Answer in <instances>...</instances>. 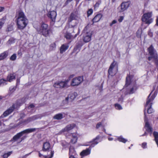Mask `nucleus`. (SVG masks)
Listing matches in <instances>:
<instances>
[{"label":"nucleus","mask_w":158,"mask_h":158,"mask_svg":"<svg viewBox=\"0 0 158 158\" xmlns=\"http://www.w3.org/2000/svg\"><path fill=\"white\" fill-rule=\"evenodd\" d=\"M4 9V8L3 7L0 6V12H1Z\"/></svg>","instance_id":"nucleus-57"},{"label":"nucleus","mask_w":158,"mask_h":158,"mask_svg":"<svg viewBox=\"0 0 158 158\" xmlns=\"http://www.w3.org/2000/svg\"><path fill=\"white\" fill-rule=\"evenodd\" d=\"M31 152H30V153H29V154H27L26 155H24L23 157V158H26V157H27V156H28L29 154H30L31 153Z\"/></svg>","instance_id":"nucleus-59"},{"label":"nucleus","mask_w":158,"mask_h":158,"mask_svg":"<svg viewBox=\"0 0 158 158\" xmlns=\"http://www.w3.org/2000/svg\"><path fill=\"white\" fill-rule=\"evenodd\" d=\"M68 82V81H58L55 83L53 86L56 88H63L66 87Z\"/></svg>","instance_id":"nucleus-11"},{"label":"nucleus","mask_w":158,"mask_h":158,"mask_svg":"<svg viewBox=\"0 0 158 158\" xmlns=\"http://www.w3.org/2000/svg\"><path fill=\"white\" fill-rule=\"evenodd\" d=\"M152 12H149L144 14L142 17L143 22L145 23L146 24H149L152 23L153 19L151 18L152 16Z\"/></svg>","instance_id":"nucleus-8"},{"label":"nucleus","mask_w":158,"mask_h":158,"mask_svg":"<svg viewBox=\"0 0 158 158\" xmlns=\"http://www.w3.org/2000/svg\"><path fill=\"white\" fill-rule=\"evenodd\" d=\"M99 139L98 137L94 139L92 141L90 142V143H91V145L88 148H86L85 150H83L81 153L80 155L82 156H86L89 155L90 153L91 148L94 147L95 145L97 144L98 142L97 140Z\"/></svg>","instance_id":"nucleus-5"},{"label":"nucleus","mask_w":158,"mask_h":158,"mask_svg":"<svg viewBox=\"0 0 158 158\" xmlns=\"http://www.w3.org/2000/svg\"><path fill=\"white\" fill-rule=\"evenodd\" d=\"M27 100V98L25 97L23 98L20 100H19L17 101V104L18 105L20 106L22 104L24 103Z\"/></svg>","instance_id":"nucleus-27"},{"label":"nucleus","mask_w":158,"mask_h":158,"mask_svg":"<svg viewBox=\"0 0 158 158\" xmlns=\"http://www.w3.org/2000/svg\"><path fill=\"white\" fill-rule=\"evenodd\" d=\"M129 6V4L127 2H123L120 5V12H122L126 10Z\"/></svg>","instance_id":"nucleus-16"},{"label":"nucleus","mask_w":158,"mask_h":158,"mask_svg":"<svg viewBox=\"0 0 158 158\" xmlns=\"http://www.w3.org/2000/svg\"><path fill=\"white\" fill-rule=\"evenodd\" d=\"M75 26H72L71 27H69L68 29V31H67L65 33L64 37L67 40H73L74 39L77 35L78 34L75 33Z\"/></svg>","instance_id":"nucleus-4"},{"label":"nucleus","mask_w":158,"mask_h":158,"mask_svg":"<svg viewBox=\"0 0 158 158\" xmlns=\"http://www.w3.org/2000/svg\"><path fill=\"white\" fill-rule=\"evenodd\" d=\"M16 76L14 73H11L9 75L7 78V81L11 82L15 78Z\"/></svg>","instance_id":"nucleus-21"},{"label":"nucleus","mask_w":158,"mask_h":158,"mask_svg":"<svg viewBox=\"0 0 158 158\" xmlns=\"http://www.w3.org/2000/svg\"><path fill=\"white\" fill-rule=\"evenodd\" d=\"M39 152V156L40 157H41L42 156H44L46 158H51L52 157H53V155H54V151H51V156L49 157H48L47 156H43V155L41 154L40 153V152Z\"/></svg>","instance_id":"nucleus-28"},{"label":"nucleus","mask_w":158,"mask_h":158,"mask_svg":"<svg viewBox=\"0 0 158 158\" xmlns=\"http://www.w3.org/2000/svg\"><path fill=\"white\" fill-rule=\"evenodd\" d=\"M113 138H108V140H109V141H111V140H113Z\"/></svg>","instance_id":"nucleus-64"},{"label":"nucleus","mask_w":158,"mask_h":158,"mask_svg":"<svg viewBox=\"0 0 158 158\" xmlns=\"http://www.w3.org/2000/svg\"><path fill=\"white\" fill-rule=\"evenodd\" d=\"M76 15L73 13H71L70 17L68 19V22H70L73 20L76 19Z\"/></svg>","instance_id":"nucleus-29"},{"label":"nucleus","mask_w":158,"mask_h":158,"mask_svg":"<svg viewBox=\"0 0 158 158\" xmlns=\"http://www.w3.org/2000/svg\"><path fill=\"white\" fill-rule=\"evenodd\" d=\"M77 96V93L76 92H74L69 94L68 96V97H69V99L70 101H72L76 98Z\"/></svg>","instance_id":"nucleus-23"},{"label":"nucleus","mask_w":158,"mask_h":158,"mask_svg":"<svg viewBox=\"0 0 158 158\" xmlns=\"http://www.w3.org/2000/svg\"><path fill=\"white\" fill-rule=\"evenodd\" d=\"M15 104H13L11 107L4 112L3 114L0 117V118L6 117L11 113L15 108Z\"/></svg>","instance_id":"nucleus-12"},{"label":"nucleus","mask_w":158,"mask_h":158,"mask_svg":"<svg viewBox=\"0 0 158 158\" xmlns=\"http://www.w3.org/2000/svg\"><path fill=\"white\" fill-rule=\"evenodd\" d=\"M69 158H75L73 155H70Z\"/></svg>","instance_id":"nucleus-63"},{"label":"nucleus","mask_w":158,"mask_h":158,"mask_svg":"<svg viewBox=\"0 0 158 158\" xmlns=\"http://www.w3.org/2000/svg\"><path fill=\"white\" fill-rule=\"evenodd\" d=\"M31 117L33 121L40 118V116L39 115H37L32 116Z\"/></svg>","instance_id":"nucleus-45"},{"label":"nucleus","mask_w":158,"mask_h":158,"mask_svg":"<svg viewBox=\"0 0 158 158\" xmlns=\"http://www.w3.org/2000/svg\"><path fill=\"white\" fill-rule=\"evenodd\" d=\"M118 71V64L116 62L114 61L110 66L108 70V74L109 75L113 76L117 73Z\"/></svg>","instance_id":"nucleus-6"},{"label":"nucleus","mask_w":158,"mask_h":158,"mask_svg":"<svg viewBox=\"0 0 158 158\" xmlns=\"http://www.w3.org/2000/svg\"><path fill=\"white\" fill-rule=\"evenodd\" d=\"M102 16L101 14H98L92 20L93 23L98 22L100 21Z\"/></svg>","instance_id":"nucleus-19"},{"label":"nucleus","mask_w":158,"mask_h":158,"mask_svg":"<svg viewBox=\"0 0 158 158\" xmlns=\"http://www.w3.org/2000/svg\"><path fill=\"white\" fill-rule=\"evenodd\" d=\"M36 128L27 129L21 131L20 132L23 135L24 134L28 133L35 131H36Z\"/></svg>","instance_id":"nucleus-20"},{"label":"nucleus","mask_w":158,"mask_h":158,"mask_svg":"<svg viewBox=\"0 0 158 158\" xmlns=\"http://www.w3.org/2000/svg\"><path fill=\"white\" fill-rule=\"evenodd\" d=\"M103 122V121H102V122H99L98 123L96 126V128L97 129L98 128L102 126L103 127H104V126L102 125V123Z\"/></svg>","instance_id":"nucleus-44"},{"label":"nucleus","mask_w":158,"mask_h":158,"mask_svg":"<svg viewBox=\"0 0 158 158\" xmlns=\"http://www.w3.org/2000/svg\"><path fill=\"white\" fill-rule=\"evenodd\" d=\"M7 80L2 79L0 80V86H3L7 84L6 83Z\"/></svg>","instance_id":"nucleus-32"},{"label":"nucleus","mask_w":158,"mask_h":158,"mask_svg":"<svg viewBox=\"0 0 158 158\" xmlns=\"http://www.w3.org/2000/svg\"><path fill=\"white\" fill-rule=\"evenodd\" d=\"M69 100V97H67L63 101V102L64 104L65 105L67 104L68 103V101Z\"/></svg>","instance_id":"nucleus-42"},{"label":"nucleus","mask_w":158,"mask_h":158,"mask_svg":"<svg viewBox=\"0 0 158 158\" xmlns=\"http://www.w3.org/2000/svg\"><path fill=\"white\" fill-rule=\"evenodd\" d=\"M77 138H73L71 140L70 142L73 144L75 143L77 141Z\"/></svg>","instance_id":"nucleus-47"},{"label":"nucleus","mask_w":158,"mask_h":158,"mask_svg":"<svg viewBox=\"0 0 158 158\" xmlns=\"http://www.w3.org/2000/svg\"><path fill=\"white\" fill-rule=\"evenodd\" d=\"M92 34L90 32H86L83 35V41L85 43L89 42L91 40Z\"/></svg>","instance_id":"nucleus-15"},{"label":"nucleus","mask_w":158,"mask_h":158,"mask_svg":"<svg viewBox=\"0 0 158 158\" xmlns=\"http://www.w3.org/2000/svg\"><path fill=\"white\" fill-rule=\"evenodd\" d=\"M114 106L116 109L120 110L122 109L121 106L118 104L116 103L115 104Z\"/></svg>","instance_id":"nucleus-39"},{"label":"nucleus","mask_w":158,"mask_h":158,"mask_svg":"<svg viewBox=\"0 0 158 158\" xmlns=\"http://www.w3.org/2000/svg\"><path fill=\"white\" fill-rule=\"evenodd\" d=\"M48 16L51 19L52 21L54 23L55 21L56 13V11L54 10L49 11L48 13Z\"/></svg>","instance_id":"nucleus-14"},{"label":"nucleus","mask_w":158,"mask_h":158,"mask_svg":"<svg viewBox=\"0 0 158 158\" xmlns=\"http://www.w3.org/2000/svg\"><path fill=\"white\" fill-rule=\"evenodd\" d=\"M131 78L129 76H127L126 78V84L124 87H129L127 90V93L129 94H133L135 92L137 89L136 85L134 84L131 83Z\"/></svg>","instance_id":"nucleus-2"},{"label":"nucleus","mask_w":158,"mask_h":158,"mask_svg":"<svg viewBox=\"0 0 158 158\" xmlns=\"http://www.w3.org/2000/svg\"><path fill=\"white\" fill-rule=\"evenodd\" d=\"M16 17H17L16 21L17 28L20 30L23 29L28 23V20L24 13L23 12L19 11Z\"/></svg>","instance_id":"nucleus-1"},{"label":"nucleus","mask_w":158,"mask_h":158,"mask_svg":"<svg viewBox=\"0 0 158 158\" xmlns=\"http://www.w3.org/2000/svg\"><path fill=\"white\" fill-rule=\"evenodd\" d=\"M69 47V46L66 44L62 45L60 49V53H62L68 49Z\"/></svg>","instance_id":"nucleus-22"},{"label":"nucleus","mask_w":158,"mask_h":158,"mask_svg":"<svg viewBox=\"0 0 158 158\" xmlns=\"http://www.w3.org/2000/svg\"><path fill=\"white\" fill-rule=\"evenodd\" d=\"M141 33L142 30L141 29H138L136 32V36L138 38H141Z\"/></svg>","instance_id":"nucleus-36"},{"label":"nucleus","mask_w":158,"mask_h":158,"mask_svg":"<svg viewBox=\"0 0 158 158\" xmlns=\"http://www.w3.org/2000/svg\"><path fill=\"white\" fill-rule=\"evenodd\" d=\"M18 54L20 56L22 55V53L20 51H19L18 52Z\"/></svg>","instance_id":"nucleus-60"},{"label":"nucleus","mask_w":158,"mask_h":158,"mask_svg":"<svg viewBox=\"0 0 158 158\" xmlns=\"http://www.w3.org/2000/svg\"><path fill=\"white\" fill-rule=\"evenodd\" d=\"M123 98L122 97L120 98H119L118 99V101L120 102H122L123 101Z\"/></svg>","instance_id":"nucleus-56"},{"label":"nucleus","mask_w":158,"mask_h":158,"mask_svg":"<svg viewBox=\"0 0 158 158\" xmlns=\"http://www.w3.org/2000/svg\"><path fill=\"white\" fill-rule=\"evenodd\" d=\"M124 17L123 16H121L119 17V19H118V21L119 22H121L124 19Z\"/></svg>","instance_id":"nucleus-50"},{"label":"nucleus","mask_w":158,"mask_h":158,"mask_svg":"<svg viewBox=\"0 0 158 158\" xmlns=\"http://www.w3.org/2000/svg\"><path fill=\"white\" fill-rule=\"evenodd\" d=\"M152 59H153L155 64H156L157 67H158V56H156V57L152 58Z\"/></svg>","instance_id":"nucleus-40"},{"label":"nucleus","mask_w":158,"mask_h":158,"mask_svg":"<svg viewBox=\"0 0 158 158\" xmlns=\"http://www.w3.org/2000/svg\"><path fill=\"white\" fill-rule=\"evenodd\" d=\"M50 30L49 29L48 24L43 23L42 24L40 30V33L45 37L48 36Z\"/></svg>","instance_id":"nucleus-7"},{"label":"nucleus","mask_w":158,"mask_h":158,"mask_svg":"<svg viewBox=\"0 0 158 158\" xmlns=\"http://www.w3.org/2000/svg\"><path fill=\"white\" fill-rule=\"evenodd\" d=\"M101 0H98L97 1L94 6V9H96L98 8L99 5L101 4Z\"/></svg>","instance_id":"nucleus-33"},{"label":"nucleus","mask_w":158,"mask_h":158,"mask_svg":"<svg viewBox=\"0 0 158 158\" xmlns=\"http://www.w3.org/2000/svg\"><path fill=\"white\" fill-rule=\"evenodd\" d=\"M12 153V151L9 152L7 153H4L3 155V157L4 158H7Z\"/></svg>","instance_id":"nucleus-34"},{"label":"nucleus","mask_w":158,"mask_h":158,"mask_svg":"<svg viewBox=\"0 0 158 158\" xmlns=\"http://www.w3.org/2000/svg\"><path fill=\"white\" fill-rule=\"evenodd\" d=\"M16 81H17V83H19V82H20V79H19V78H17V79Z\"/></svg>","instance_id":"nucleus-61"},{"label":"nucleus","mask_w":158,"mask_h":158,"mask_svg":"<svg viewBox=\"0 0 158 158\" xmlns=\"http://www.w3.org/2000/svg\"><path fill=\"white\" fill-rule=\"evenodd\" d=\"M35 107V106L33 104H30L28 107V109L34 108Z\"/></svg>","instance_id":"nucleus-55"},{"label":"nucleus","mask_w":158,"mask_h":158,"mask_svg":"<svg viewBox=\"0 0 158 158\" xmlns=\"http://www.w3.org/2000/svg\"><path fill=\"white\" fill-rule=\"evenodd\" d=\"M144 121L145 123V127L146 128V130L148 132L150 133L151 135L152 131V129L149 124L148 119L145 115V112H144Z\"/></svg>","instance_id":"nucleus-13"},{"label":"nucleus","mask_w":158,"mask_h":158,"mask_svg":"<svg viewBox=\"0 0 158 158\" xmlns=\"http://www.w3.org/2000/svg\"><path fill=\"white\" fill-rule=\"evenodd\" d=\"M8 54V52L5 51L0 54V60L5 59Z\"/></svg>","instance_id":"nucleus-25"},{"label":"nucleus","mask_w":158,"mask_h":158,"mask_svg":"<svg viewBox=\"0 0 158 158\" xmlns=\"http://www.w3.org/2000/svg\"><path fill=\"white\" fill-rule=\"evenodd\" d=\"M5 19L6 18L4 17L0 19V29L3 26L5 22Z\"/></svg>","instance_id":"nucleus-31"},{"label":"nucleus","mask_w":158,"mask_h":158,"mask_svg":"<svg viewBox=\"0 0 158 158\" xmlns=\"http://www.w3.org/2000/svg\"><path fill=\"white\" fill-rule=\"evenodd\" d=\"M53 118L55 119H61L63 118V114L62 113L57 114L54 116Z\"/></svg>","instance_id":"nucleus-26"},{"label":"nucleus","mask_w":158,"mask_h":158,"mask_svg":"<svg viewBox=\"0 0 158 158\" xmlns=\"http://www.w3.org/2000/svg\"><path fill=\"white\" fill-rule=\"evenodd\" d=\"M117 140L123 143H125L127 141V139L123 138L121 136L118 137L117 138Z\"/></svg>","instance_id":"nucleus-30"},{"label":"nucleus","mask_w":158,"mask_h":158,"mask_svg":"<svg viewBox=\"0 0 158 158\" xmlns=\"http://www.w3.org/2000/svg\"><path fill=\"white\" fill-rule=\"evenodd\" d=\"M156 25L158 26V16L157 17L156 19Z\"/></svg>","instance_id":"nucleus-58"},{"label":"nucleus","mask_w":158,"mask_h":158,"mask_svg":"<svg viewBox=\"0 0 158 158\" xmlns=\"http://www.w3.org/2000/svg\"><path fill=\"white\" fill-rule=\"evenodd\" d=\"M152 93V92H151L148 95L147 100L145 106V109L144 111V113L145 112V109H147L148 113L149 114H151L153 112V110L152 108V102L153 100L156 95L155 92L154 94H153L151 97H150ZM145 114H146L145 113Z\"/></svg>","instance_id":"nucleus-3"},{"label":"nucleus","mask_w":158,"mask_h":158,"mask_svg":"<svg viewBox=\"0 0 158 158\" xmlns=\"http://www.w3.org/2000/svg\"><path fill=\"white\" fill-rule=\"evenodd\" d=\"M16 54H14L10 57V60L12 61H14L16 60Z\"/></svg>","instance_id":"nucleus-41"},{"label":"nucleus","mask_w":158,"mask_h":158,"mask_svg":"<svg viewBox=\"0 0 158 158\" xmlns=\"http://www.w3.org/2000/svg\"><path fill=\"white\" fill-rule=\"evenodd\" d=\"M76 126L75 124L73 123L68 125L62 131L63 132L68 131L73 129Z\"/></svg>","instance_id":"nucleus-17"},{"label":"nucleus","mask_w":158,"mask_h":158,"mask_svg":"<svg viewBox=\"0 0 158 158\" xmlns=\"http://www.w3.org/2000/svg\"><path fill=\"white\" fill-rule=\"evenodd\" d=\"M15 42V39L13 38H10L8 41V43L10 44H12Z\"/></svg>","instance_id":"nucleus-43"},{"label":"nucleus","mask_w":158,"mask_h":158,"mask_svg":"<svg viewBox=\"0 0 158 158\" xmlns=\"http://www.w3.org/2000/svg\"><path fill=\"white\" fill-rule=\"evenodd\" d=\"M76 2V4H77L80 0H75Z\"/></svg>","instance_id":"nucleus-62"},{"label":"nucleus","mask_w":158,"mask_h":158,"mask_svg":"<svg viewBox=\"0 0 158 158\" xmlns=\"http://www.w3.org/2000/svg\"><path fill=\"white\" fill-rule=\"evenodd\" d=\"M142 147L143 148H147V143L145 142L143 143L142 144Z\"/></svg>","instance_id":"nucleus-52"},{"label":"nucleus","mask_w":158,"mask_h":158,"mask_svg":"<svg viewBox=\"0 0 158 158\" xmlns=\"http://www.w3.org/2000/svg\"><path fill=\"white\" fill-rule=\"evenodd\" d=\"M148 35L151 37H152L153 36V33L151 30H150L148 31Z\"/></svg>","instance_id":"nucleus-54"},{"label":"nucleus","mask_w":158,"mask_h":158,"mask_svg":"<svg viewBox=\"0 0 158 158\" xmlns=\"http://www.w3.org/2000/svg\"><path fill=\"white\" fill-rule=\"evenodd\" d=\"M76 154L75 151L73 148H70L69 150V155H73Z\"/></svg>","instance_id":"nucleus-35"},{"label":"nucleus","mask_w":158,"mask_h":158,"mask_svg":"<svg viewBox=\"0 0 158 158\" xmlns=\"http://www.w3.org/2000/svg\"><path fill=\"white\" fill-rule=\"evenodd\" d=\"M93 10L91 9H89V10L87 11V16L89 17L90 15H91L93 13Z\"/></svg>","instance_id":"nucleus-46"},{"label":"nucleus","mask_w":158,"mask_h":158,"mask_svg":"<svg viewBox=\"0 0 158 158\" xmlns=\"http://www.w3.org/2000/svg\"><path fill=\"white\" fill-rule=\"evenodd\" d=\"M117 22V21L116 20H114L112 21V23L110 24V26H112L113 24L116 23Z\"/></svg>","instance_id":"nucleus-51"},{"label":"nucleus","mask_w":158,"mask_h":158,"mask_svg":"<svg viewBox=\"0 0 158 158\" xmlns=\"http://www.w3.org/2000/svg\"><path fill=\"white\" fill-rule=\"evenodd\" d=\"M13 30V27L12 26H9L8 27L7 30L8 31H10Z\"/></svg>","instance_id":"nucleus-53"},{"label":"nucleus","mask_w":158,"mask_h":158,"mask_svg":"<svg viewBox=\"0 0 158 158\" xmlns=\"http://www.w3.org/2000/svg\"><path fill=\"white\" fill-rule=\"evenodd\" d=\"M56 45L55 43L51 44L50 46V50L51 51L55 49Z\"/></svg>","instance_id":"nucleus-37"},{"label":"nucleus","mask_w":158,"mask_h":158,"mask_svg":"<svg viewBox=\"0 0 158 158\" xmlns=\"http://www.w3.org/2000/svg\"><path fill=\"white\" fill-rule=\"evenodd\" d=\"M33 121L31 117L28 118L26 120L24 121V122H27V123H28L31 121Z\"/></svg>","instance_id":"nucleus-49"},{"label":"nucleus","mask_w":158,"mask_h":158,"mask_svg":"<svg viewBox=\"0 0 158 158\" xmlns=\"http://www.w3.org/2000/svg\"><path fill=\"white\" fill-rule=\"evenodd\" d=\"M50 147V145L48 142H45L44 143L42 151L44 152L48 151Z\"/></svg>","instance_id":"nucleus-18"},{"label":"nucleus","mask_w":158,"mask_h":158,"mask_svg":"<svg viewBox=\"0 0 158 158\" xmlns=\"http://www.w3.org/2000/svg\"><path fill=\"white\" fill-rule=\"evenodd\" d=\"M23 135L20 132L17 133L16 135H15L12 138L11 141H16L17 140L21 137Z\"/></svg>","instance_id":"nucleus-24"},{"label":"nucleus","mask_w":158,"mask_h":158,"mask_svg":"<svg viewBox=\"0 0 158 158\" xmlns=\"http://www.w3.org/2000/svg\"><path fill=\"white\" fill-rule=\"evenodd\" d=\"M68 134L69 135L70 134V135H71L72 137H73V138H77V135L76 134H75V133H71V134L68 133Z\"/></svg>","instance_id":"nucleus-48"},{"label":"nucleus","mask_w":158,"mask_h":158,"mask_svg":"<svg viewBox=\"0 0 158 158\" xmlns=\"http://www.w3.org/2000/svg\"><path fill=\"white\" fill-rule=\"evenodd\" d=\"M149 54L150 56L148 58V60L150 61L152 58L156 57L158 56L157 52L156 50L154 48L152 45H151L148 48Z\"/></svg>","instance_id":"nucleus-9"},{"label":"nucleus","mask_w":158,"mask_h":158,"mask_svg":"<svg viewBox=\"0 0 158 158\" xmlns=\"http://www.w3.org/2000/svg\"><path fill=\"white\" fill-rule=\"evenodd\" d=\"M153 135L155 137V140L156 142L158 140V132L154 131L153 133Z\"/></svg>","instance_id":"nucleus-38"},{"label":"nucleus","mask_w":158,"mask_h":158,"mask_svg":"<svg viewBox=\"0 0 158 158\" xmlns=\"http://www.w3.org/2000/svg\"><path fill=\"white\" fill-rule=\"evenodd\" d=\"M83 81V78L82 77L80 76L73 78L71 81V85L72 86H74L79 85Z\"/></svg>","instance_id":"nucleus-10"}]
</instances>
